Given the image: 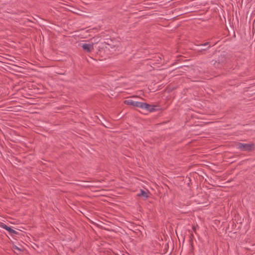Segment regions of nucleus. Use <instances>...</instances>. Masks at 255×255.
I'll list each match as a JSON object with an SVG mask.
<instances>
[{
	"label": "nucleus",
	"instance_id": "1",
	"mask_svg": "<svg viewBox=\"0 0 255 255\" xmlns=\"http://www.w3.org/2000/svg\"><path fill=\"white\" fill-rule=\"evenodd\" d=\"M134 107L140 108L141 109L145 110L147 112H151L154 110V108L153 106L138 101L135 102V104H134Z\"/></svg>",
	"mask_w": 255,
	"mask_h": 255
},
{
	"label": "nucleus",
	"instance_id": "2",
	"mask_svg": "<svg viewBox=\"0 0 255 255\" xmlns=\"http://www.w3.org/2000/svg\"><path fill=\"white\" fill-rule=\"evenodd\" d=\"M237 148L244 151H250L254 149V145L253 143H238Z\"/></svg>",
	"mask_w": 255,
	"mask_h": 255
},
{
	"label": "nucleus",
	"instance_id": "5",
	"mask_svg": "<svg viewBox=\"0 0 255 255\" xmlns=\"http://www.w3.org/2000/svg\"><path fill=\"white\" fill-rule=\"evenodd\" d=\"M139 196H143L145 198H147L148 196V192L142 190H140V192L137 195Z\"/></svg>",
	"mask_w": 255,
	"mask_h": 255
},
{
	"label": "nucleus",
	"instance_id": "4",
	"mask_svg": "<svg viewBox=\"0 0 255 255\" xmlns=\"http://www.w3.org/2000/svg\"><path fill=\"white\" fill-rule=\"evenodd\" d=\"M1 227L5 229L6 230H7L8 232H9L10 233H11V234H15L16 233V232L13 230L12 228H11L10 227H8L6 225H4V224H2Z\"/></svg>",
	"mask_w": 255,
	"mask_h": 255
},
{
	"label": "nucleus",
	"instance_id": "6",
	"mask_svg": "<svg viewBox=\"0 0 255 255\" xmlns=\"http://www.w3.org/2000/svg\"><path fill=\"white\" fill-rule=\"evenodd\" d=\"M135 101L132 100V99H128L125 101V103L127 105H131L132 106H134V104H135Z\"/></svg>",
	"mask_w": 255,
	"mask_h": 255
},
{
	"label": "nucleus",
	"instance_id": "7",
	"mask_svg": "<svg viewBox=\"0 0 255 255\" xmlns=\"http://www.w3.org/2000/svg\"><path fill=\"white\" fill-rule=\"evenodd\" d=\"M110 46L112 49H114V51H116L118 48V47H117L116 48L115 45L111 46L110 44H108V46H106V48L107 49H110V47H109Z\"/></svg>",
	"mask_w": 255,
	"mask_h": 255
},
{
	"label": "nucleus",
	"instance_id": "3",
	"mask_svg": "<svg viewBox=\"0 0 255 255\" xmlns=\"http://www.w3.org/2000/svg\"><path fill=\"white\" fill-rule=\"evenodd\" d=\"M79 45L84 51L87 52H91L94 50V43H80Z\"/></svg>",
	"mask_w": 255,
	"mask_h": 255
},
{
	"label": "nucleus",
	"instance_id": "8",
	"mask_svg": "<svg viewBox=\"0 0 255 255\" xmlns=\"http://www.w3.org/2000/svg\"><path fill=\"white\" fill-rule=\"evenodd\" d=\"M209 43L208 42H207V43H205V44H204L203 45L204 46H206V45H208Z\"/></svg>",
	"mask_w": 255,
	"mask_h": 255
}]
</instances>
